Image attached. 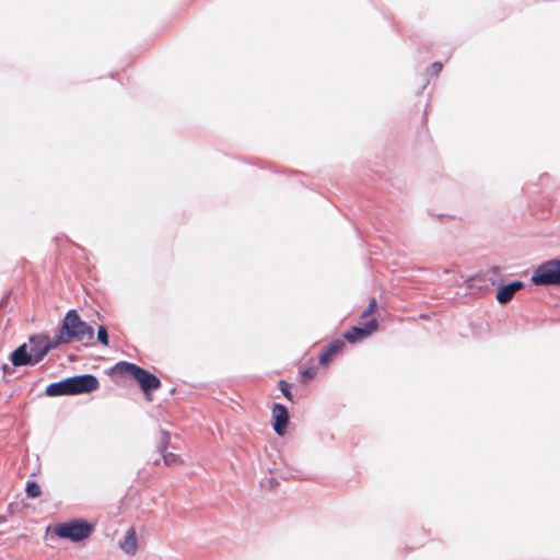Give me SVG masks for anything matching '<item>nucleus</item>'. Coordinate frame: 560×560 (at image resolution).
<instances>
[{
  "label": "nucleus",
  "instance_id": "7",
  "mask_svg": "<svg viewBox=\"0 0 560 560\" xmlns=\"http://www.w3.org/2000/svg\"><path fill=\"white\" fill-rule=\"evenodd\" d=\"M378 327V323L375 318H371L368 320L363 327L354 326L350 330L345 334V339L351 343L361 341L362 339L369 337L372 332H374Z\"/></svg>",
  "mask_w": 560,
  "mask_h": 560
},
{
  "label": "nucleus",
  "instance_id": "13",
  "mask_svg": "<svg viewBox=\"0 0 560 560\" xmlns=\"http://www.w3.org/2000/svg\"><path fill=\"white\" fill-rule=\"evenodd\" d=\"M523 288L521 281L512 282L508 285L502 287L497 293V300L500 304L509 303L513 295Z\"/></svg>",
  "mask_w": 560,
  "mask_h": 560
},
{
  "label": "nucleus",
  "instance_id": "8",
  "mask_svg": "<svg viewBox=\"0 0 560 560\" xmlns=\"http://www.w3.org/2000/svg\"><path fill=\"white\" fill-rule=\"evenodd\" d=\"M273 430L278 435H283L289 422V412L285 406L275 404L272 407Z\"/></svg>",
  "mask_w": 560,
  "mask_h": 560
},
{
  "label": "nucleus",
  "instance_id": "4",
  "mask_svg": "<svg viewBox=\"0 0 560 560\" xmlns=\"http://www.w3.org/2000/svg\"><path fill=\"white\" fill-rule=\"evenodd\" d=\"M92 532L93 526L82 520H72L70 522L59 523L54 527L56 536L74 542L89 538Z\"/></svg>",
  "mask_w": 560,
  "mask_h": 560
},
{
  "label": "nucleus",
  "instance_id": "16",
  "mask_svg": "<svg viewBox=\"0 0 560 560\" xmlns=\"http://www.w3.org/2000/svg\"><path fill=\"white\" fill-rule=\"evenodd\" d=\"M279 388L287 399L292 400L291 385L287 381L280 380Z\"/></svg>",
  "mask_w": 560,
  "mask_h": 560
},
{
  "label": "nucleus",
  "instance_id": "17",
  "mask_svg": "<svg viewBox=\"0 0 560 560\" xmlns=\"http://www.w3.org/2000/svg\"><path fill=\"white\" fill-rule=\"evenodd\" d=\"M97 340L103 345V346H108V332H107V329L105 326H100L98 329H97Z\"/></svg>",
  "mask_w": 560,
  "mask_h": 560
},
{
  "label": "nucleus",
  "instance_id": "1",
  "mask_svg": "<svg viewBox=\"0 0 560 560\" xmlns=\"http://www.w3.org/2000/svg\"><path fill=\"white\" fill-rule=\"evenodd\" d=\"M94 338L93 328L81 319L77 311H69L55 335V345L69 343L72 340L82 342L88 346Z\"/></svg>",
  "mask_w": 560,
  "mask_h": 560
},
{
  "label": "nucleus",
  "instance_id": "11",
  "mask_svg": "<svg viewBox=\"0 0 560 560\" xmlns=\"http://www.w3.org/2000/svg\"><path fill=\"white\" fill-rule=\"evenodd\" d=\"M119 548L127 555L133 556L138 550V538L135 527H129L125 538L119 541Z\"/></svg>",
  "mask_w": 560,
  "mask_h": 560
},
{
  "label": "nucleus",
  "instance_id": "14",
  "mask_svg": "<svg viewBox=\"0 0 560 560\" xmlns=\"http://www.w3.org/2000/svg\"><path fill=\"white\" fill-rule=\"evenodd\" d=\"M26 495L27 498L35 499L38 498L42 494L40 487L35 481H28L26 485Z\"/></svg>",
  "mask_w": 560,
  "mask_h": 560
},
{
  "label": "nucleus",
  "instance_id": "19",
  "mask_svg": "<svg viewBox=\"0 0 560 560\" xmlns=\"http://www.w3.org/2000/svg\"><path fill=\"white\" fill-rule=\"evenodd\" d=\"M315 375L314 369H306L302 372V377L304 382H307L308 380L313 378Z\"/></svg>",
  "mask_w": 560,
  "mask_h": 560
},
{
  "label": "nucleus",
  "instance_id": "6",
  "mask_svg": "<svg viewBox=\"0 0 560 560\" xmlns=\"http://www.w3.org/2000/svg\"><path fill=\"white\" fill-rule=\"evenodd\" d=\"M59 345H55V337L50 339L46 335L32 336L30 338L28 351L33 357L34 364L43 360V358Z\"/></svg>",
  "mask_w": 560,
  "mask_h": 560
},
{
  "label": "nucleus",
  "instance_id": "3",
  "mask_svg": "<svg viewBox=\"0 0 560 560\" xmlns=\"http://www.w3.org/2000/svg\"><path fill=\"white\" fill-rule=\"evenodd\" d=\"M114 370L120 375L135 378L149 400H151L150 394L161 387L159 377L137 364L121 361L115 365Z\"/></svg>",
  "mask_w": 560,
  "mask_h": 560
},
{
  "label": "nucleus",
  "instance_id": "18",
  "mask_svg": "<svg viewBox=\"0 0 560 560\" xmlns=\"http://www.w3.org/2000/svg\"><path fill=\"white\" fill-rule=\"evenodd\" d=\"M442 68L443 66L441 62H433L429 68V72L432 75H438L442 71Z\"/></svg>",
  "mask_w": 560,
  "mask_h": 560
},
{
  "label": "nucleus",
  "instance_id": "2",
  "mask_svg": "<svg viewBox=\"0 0 560 560\" xmlns=\"http://www.w3.org/2000/svg\"><path fill=\"white\" fill-rule=\"evenodd\" d=\"M100 382L92 374L77 375L49 384L45 394L49 397L88 394L96 390Z\"/></svg>",
  "mask_w": 560,
  "mask_h": 560
},
{
  "label": "nucleus",
  "instance_id": "12",
  "mask_svg": "<svg viewBox=\"0 0 560 560\" xmlns=\"http://www.w3.org/2000/svg\"><path fill=\"white\" fill-rule=\"evenodd\" d=\"M11 362L14 366L33 365V357L28 351L27 345H22L11 354Z\"/></svg>",
  "mask_w": 560,
  "mask_h": 560
},
{
  "label": "nucleus",
  "instance_id": "5",
  "mask_svg": "<svg viewBox=\"0 0 560 560\" xmlns=\"http://www.w3.org/2000/svg\"><path fill=\"white\" fill-rule=\"evenodd\" d=\"M536 285H560V259H550L540 264L532 276Z\"/></svg>",
  "mask_w": 560,
  "mask_h": 560
},
{
  "label": "nucleus",
  "instance_id": "21",
  "mask_svg": "<svg viewBox=\"0 0 560 560\" xmlns=\"http://www.w3.org/2000/svg\"><path fill=\"white\" fill-rule=\"evenodd\" d=\"M488 280H490V281L492 282V284H494V283H495V279H494V278H492V277H489V278H488Z\"/></svg>",
  "mask_w": 560,
  "mask_h": 560
},
{
  "label": "nucleus",
  "instance_id": "9",
  "mask_svg": "<svg viewBox=\"0 0 560 560\" xmlns=\"http://www.w3.org/2000/svg\"><path fill=\"white\" fill-rule=\"evenodd\" d=\"M170 441H171L170 433L166 431H162L160 442L158 444V451L160 454H162L163 462H164L165 466H175V465L180 464L182 459H180L179 455L171 453V452L170 453L166 452Z\"/></svg>",
  "mask_w": 560,
  "mask_h": 560
},
{
  "label": "nucleus",
  "instance_id": "15",
  "mask_svg": "<svg viewBox=\"0 0 560 560\" xmlns=\"http://www.w3.org/2000/svg\"><path fill=\"white\" fill-rule=\"evenodd\" d=\"M377 308V302L375 298H372L370 300L369 306L362 312L361 318H366L371 316L373 313H375Z\"/></svg>",
  "mask_w": 560,
  "mask_h": 560
},
{
  "label": "nucleus",
  "instance_id": "20",
  "mask_svg": "<svg viewBox=\"0 0 560 560\" xmlns=\"http://www.w3.org/2000/svg\"><path fill=\"white\" fill-rule=\"evenodd\" d=\"M487 273H491L495 277H500L501 276V268L499 266H492L488 271Z\"/></svg>",
  "mask_w": 560,
  "mask_h": 560
},
{
  "label": "nucleus",
  "instance_id": "10",
  "mask_svg": "<svg viewBox=\"0 0 560 560\" xmlns=\"http://www.w3.org/2000/svg\"><path fill=\"white\" fill-rule=\"evenodd\" d=\"M345 347V342L336 339L329 342L319 354V363L322 365L328 364L336 354H338Z\"/></svg>",
  "mask_w": 560,
  "mask_h": 560
}]
</instances>
